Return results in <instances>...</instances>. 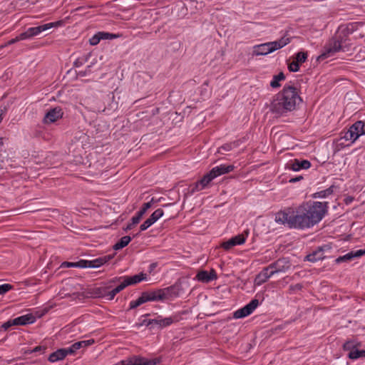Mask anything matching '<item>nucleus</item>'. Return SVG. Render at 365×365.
<instances>
[{"label": "nucleus", "instance_id": "obj_1", "mask_svg": "<svg viewBox=\"0 0 365 365\" xmlns=\"http://www.w3.org/2000/svg\"><path fill=\"white\" fill-rule=\"evenodd\" d=\"M328 202H309L294 209L287 207L275 215V222L289 228H310L319 222L327 212Z\"/></svg>", "mask_w": 365, "mask_h": 365}, {"label": "nucleus", "instance_id": "obj_2", "mask_svg": "<svg viewBox=\"0 0 365 365\" xmlns=\"http://www.w3.org/2000/svg\"><path fill=\"white\" fill-rule=\"evenodd\" d=\"M302 101L297 88L291 85H285L283 89L273 97L269 110L277 116L285 115L295 110L297 106Z\"/></svg>", "mask_w": 365, "mask_h": 365}, {"label": "nucleus", "instance_id": "obj_3", "mask_svg": "<svg viewBox=\"0 0 365 365\" xmlns=\"http://www.w3.org/2000/svg\"><path fill=\"white\" fill-rule=\"evenodd\" d=\"M354 31L352 25H341L334 36L324 46L318 60H324L333 56L340 51H344L350 45L349 36Z\"/></svg>", "mask_w": 365, "mask_h": 365}, {"label": "nucleus", "instance_id": "obj_4", "mask_svg": "<svg viewBox=\"0 0 365 365\" xmlns=\"http://www.w3.org/2000/svg\"><path fill=\"white\" fill-rule=\"evenodd\" d=\"M290 42V38L284 36L279 40L262 43L255 46L254 53L256 56L267 55L279 49Z\"/></svg>", "mask_w": 365, "mask_h": 365}, {"label": "nucleus", "instance_id": "obj_5", "mask_svg": "<svg viewBox=\"0 0 365 365\" xmlns=\"http://www.w3.org/2000/svg\"><path fill=\"white\" fill-rule=\"evenodd\" d=\"M110 259H112L111 255H106L101 257H98L93 260H86V259H81L76 262H64L61 264V267H80V268H86V267H92L97 268L104 264L107 262H108Z\"/></svg>", "mask_w": 365, "mask_h": 365}, {"label": "nucleus", "instance_id": "obj_6", "mask_svg": "<svg viewBox=\"0 0 365 365\" xmlns=\"http://www.w3.org/2000/svg\"><path fill=\"white\" fill-rule=\"evenodd\" d=\"M180 288L178 285L174 284L164 289H160L151 292L154 301L169 299L179 295Z\"/></svg>", "mask_w": 365, "mask_h": 365}, {"label": "nucleus", "instance_id": "obj_7", "mask_svg": "<svg viewBox=\"0 0 365 365\" xmlns=\"http://www.w3.org/2000/svg\"><path fill=\"white\" fill-rule=\"evenodd\" d=\"M62 24L61 21H58L56 22L48 23L43 25H40L36 27H30L26 31L20 34V38H31L34 36L39 35L41 33L53 27L57 26Z\"/></svg>", "mask_w": 365, "mask_h": 365}, {"label": "nucleus", "instance_id": "obj_8", "mask_svg": "<svg viewBox=\"0 0 365 365\" xmlns=\"http://www.w3.org/2000/svg\"><path fill=\"white\" fill-rule=\"evenodd\" d=\"M259 301L257 299H252L250 303L246 304L241 309H237L233 313V318L241 319L251 314L253 311L258 307Z\"/></svg>", "mask_w": 365, "mask_h": 365}, {"label": "nucleus", "instance_id": "obj_9", "mask_svg": "<svg viewBox=\"0 0 365 365\" xmlns=\"http://www.w3.org/2000/svg\"><path fill=\"white\" fill-rule=\"evenodd\" d=\"M63 115V111L61 108L57 106L53 108H51L45 114L43 119L44 124H51L55 123L58 119L61 118Z\"/></svg>", "mask_w": 365, "mask_h": 365}, {"label": "nucleus", "instance_id": "obj_10", "mask_svg": "<svg viewBox=\"0 0 365 365\" xmlns=\"http://www.w3.org/2000/svg\"><path fill=\"white\" fill-rule=\"evenodd\" d=\"M291 267V263L287 258L283 257L277 259L274 262L269 264V268H271L273 272L275 273L278 272H285Z\"/></svg>", "mask_w": 365, "mask_h": 365}, {"label": "nucleus", "instance_id": "obj_11", "mask_svg": "<svg viewBox=\"0 0 365 365\" xmlns=\"http://www.w3.org/2000/svg\"><path fill=\"white\" fill-rule=\"evenodd\" d=\"M331 247L329 245H324L322 247H319L316 250L313 251L312 253L307 255L305 259L307 261L315 262L318 260H321L325 258L324 255V252L325 250H330Z\"/></svg>", "mask_w": 365, "mask_h": 365}, {"label": "nucleus", "instance_id": "obj_12", "mask_svg": "<svg viewBox=\"0 0 365 365\" xmlns=\"http://www.w3.org/2000/svg\"><path fill=\"white\" fill-rule=\"evenodd\" d=\"M163 210L160 208L156 210L152 215L140 226V231H144L153 225L163 215Z\"/></svg>", "mask_w": 365, "mask_h": 365}, {"label": "nucleus", "instance_id": "obj_13", "mask_svg": "<svg viewBox=\"0 0 365 365\" xmlns=\"http://www.w3.org/2000/svg\"><path fill=\"white\" fill-rule=\"evenodd\" d=\"M365 255V249L364 250H358L356 251H351L343 256H340L335 259V262L336 264L342 263V262H348L351 261L353 259L356 257H360L362 255Z\"/></svg>", "mask_w": 365, "mask_h": 365}, {"label": "nucleus", "instance_id": "obj_14", "mask_svg": "<svg viewBox=\"0 0 365 365\" xmlns=\"http://www.w3.org/2000/svg\"><path fill=\"white\" fill-rule=\"evenodd\" d=\"M177 317H165L163 318L161 316H158L155 319H151L153 323V328L154 326H158L159 328H164L172 324L174 322H177Z\"/></svg>", "mask_w": 365, "mask_h": 365}, {"label": "nucleus", "instance_id": "obj_15", "mask_svg": "<svg viewBox=\"0 0 365 365\" xmlns=\"http://www.w3.org/2000/svg\"><path fill=\"white\" fill-rule=\"evenodd\" d=\"M154 299L151 292H144L136 300L130 302V309H135L147 302L154 301Z\"/></svg>", "mask_w": 365, "mask_h": 365}, {"label": "nucleus", "instance_id": "obj_16", "mask_svg": "<svg viewBox=\"0 0 365 365\" xmlns=\"http://www.w3.org/2000/svg\"><path fill=\"white\" fill-rule=\"evenodd\" d=\"M365 123L362 120H358L350 126V133L354 137L356 140L361 135L365 134Z\"/></svg>", "mask_w": 365, "mask_h": 365}, {"label": "nucleus", "instance_id": "obj_17", "mask_svg": "<svg viewBox=\"0 0 365 365\" xmlns=\"http://www.w3.org/2000/svg\"><path fill=\"white\" fill-rule=\"evenodd\" d=\"M159 200H155L153 197L151 199L150 202H145L143 205L142 208L137 212V214L131 218V222H133V224H138L140 221L141 218L146 212V211L151 207L152 205L155 202H158Z\"/></svg>", "mask_w": 365, "mask_h": 365}, {"label": "nucleus", "instance_id": "obj_18", "mask_svg": "<svg viewBox=\"0 0 365 365\" xmlns=\"http://www.w3.org/2000/svg\"><path fill=\"white\" fill-rule=\"evenodd\" d=\"M245 242V237L242 235H238L237 236L232 237L227 241L224 242L221 246L225 250H229L234 246L244 244Z\"/></svg>", "mask_w": 365, "mask_h": 365}, {"label": "nucleus", "instance_id": "obj_19", "mask_svg": "<svg viewBox=\"0 0 365 365\" xmlns=\"http://www.w3.org/2000/svg\"><path fill=\"white\" fill-rule=\"evenodd\" d=\"M196 278L198 281L202 282H210L212 280H215L217 278V273L215 269H212L210 272L206 270L200 271L197 275Z\"/></svg>", "mask_w": 365, "mask_h": 365}, {"label": "nucleus", "instance_id": "obj_20", "mask_svg": "<svg viewBox=\"0 0 365 365\" xmlns=\"http://www.w3.org/2000/svg\"><path fill=\"white\" fill-rule=\"evenodd\" d=\"M35 321L36 317L31 314H25L12 319V322L14 324V326L33 324Z\"/></svg>", "mask_w": 365, "mask_h": 365}, {"label": "nucleus", "instance_id": "obj_21", "mask_svg": "<svg viewBox=\"0 0 365 365\" xmlns=\"http://www.w3.org/2000/svg\"><path fill=\"white\" fill-rule=\"evenodd\" d=\"M235 167L232 165H220L214 167L210 171L211 174L216 178L217 177L223 174L229 173L234 170Z\"/></svg>", "mask_w": 365, "mask_h": 365}, {"label": "nucleus", "instance_id": "obj_22", "mask_svg": "<svg viewBox=\"0 0 365 365\" xmlns=\"http://www.w3.org/2000/svg\"><path fill=\"white\" fill-rule=\"evenodd\" d=\"M311 166V163L307 160H299L295 159L289 164L290 168L294 171H299L302 169H308Z\"/></svg>", "mask_w": 365, "mask_h": 365}, {"label": "nucleus", "instance_id": "obj_23", "mask_svg": "<svg viewBox=\"0 0 365 365\" xmlns=\"http://www.w3.org/2000/svg\"><path fill=\"white\" fill-rule=\"evenodd\" d=\"M146 279V274L141 272L131 277H125L123 282L126 287L135 284Z\"/></svg>", "mask_w": 365, "mask_h": 365}, {"label": "nucleus", "instance_id": "obj_24", "mask_svg": "<svg viewBox=\"0 0 365 365\" xmlns=\"http://www.w3.org/2000/svg\"><path fill=\"white\" fill-rule=\"evenodd\" d=\"M274 274L273 270L269 268V265L263 269V270L257 275V279L259 280V284L265 282L270 277Z\"/></svg>", "mask_w": 365, "mask_h": 365}, {"label": "nucleus", "instance_id": "obj_25", "mask_svg": "<svg viewBox=\"0 0 365 365\" xmlns=\"http://www.w3.org/2000/svg\"><path fill=\"white\" fill-rule=\"evenodd\" d=\"M108 289H109L108 287H95L93 289L92 294L95 297L105 298L107 299Z\"/></svg>", "mask_w": 365, "mask_h": 365}, {"label": "nucleus", "instance_id": "obj_26", "mask_svg": "<svg viewBox=\"0 0 365 365\" xmlns=\"http://www.w3.org/2000/svg\"><path fill=\"white\" fill-rule=\"evenodd\" d=\"M64 358H65L64 351L62 349H59L50 354V356L48 357V361L51 362H56L59 360H62Z\"/></svg>", "mask_w": 365, "mask_h": 365}, {"label": "nucleus", "instance_id": "obj_27", "mask_svg": "<svg viewBox=\"0 0 365 365\" xmlns=\"http://www.w3.org/2000/svg\"><path fill=\"white\" fill-rule=\"evenodd\" d=\"M215 178L211 174V171L205 174L200 180L198 184L201 185V187L205 189L207 187L208 184L214 180Z\"/></svg>", "mask_w": 365, "mask_h": 365}, {"label": "nucleus", "instance_id": "obj_28", "mask_svg": "<svg viewBox=\"0 0 365 365\" xmlns=\"http://www.w3.org/2000/svg\"><path fill=\"white\" fill-rule=\"evenodd\" d=\"M130 241L131 237L130 236H124L121 237L120 240L113 245V249L115 250L123 249V247L127 246Z\"/></svg>", "mask_w": 365, "mask_h": 365}, {"label": "nucleus", "instance_id": "obj_29", "mask_svg": "<svg viewBox=\"0 0 365 365\" xmlns=\"http://www.w3.org/2000/svg\"><path fill=\"white\" fill-rule=\"evenodd\" d=\"M348 356L351 359H357L359 358H365V350H359L354 348L353 350L349 352Z\"/></svg>", "mask_w": 365, "mask_h": 365}, {"label": "nucleus", "instance_id": "obj_30", "mask_svg": "<svg viewBox=\"0 0 365 365\" xmlns=\"http://www.w3.org/2000/svg\"><path fill=\"white\" fill-rule=\"evenodd\" d=\"M285 79V76L282 72H280L277 75H274L273 76V79L270 82V86L273 88H279L280 87L279 81H283Z\"/></svg>", "mask_w": 365, "mask_h": 365}, {"label": "nucleus", "instance_id": "obj_31", "mask_svg": "<svg viewBox=\"0 0 365 365\" xmlns=\"http://www.w3.org/2000/svg\"><path fill=\"white\" fill-rule=\"evenodd\" d=\"M95 342L94 339H88V340H84V341H80L75 342L73 344V348L75 349L76 351L81 348L87 347L88 346H91Z\"/></svg>", "mask_w": 365, "mask_h": 365}, {"label": "nucleus", "instance_id": "obj_32", "mask_svg": "<svg viewBox=\"0 0 365 365\" xmlns=\"http://www.w3.org/2000/svg\"><path fill=\"white\" fill-rule=\"evenodd\" d=\"M333 192V186L329 187V188L321 190L319 192H317L312 195V197L314 198H324L327 197L328 195L332 194Z\"/></svg>", "mask_w": 365, "mask_h": 365}, {"label": "nucleus", "instance_id": "obj_33", "mask_svg": "<svg viewBox=\"0 0 365 365\" xmlns=\"http://www.w3.org/2000/svg\"><path fill=\"white\" fill-rule=\"evenodd\" d=\"M238 143L235 141L230 143H225L218 148L217 152L220 154H225V152L231 150L234 147H237Z\"/></svg>", "mask_w": 365, "mask_h": 365}, {"label": "nucleus", "instance_id": "obj_34", "mask_svg": "<svg viewBox=\"0 0 365 365\" xmlns=\"http://www.w3.org/2000/svg\"><path fill=\"white\" fill-rule=\"evenodd\" d=\"M307 53L304 51H299L296 53L294 60L299 63L301 64L304 63L307 59Z\"/></svg>", "mask_w": 365, "mask_h": 365}, {"label": "nucleus", "instance_id": "obj_35", "mask_svg": "<svg viewBox=\"0 0 365 365\" xmlns=\"http://www.w3.org/2000/svg\"><path fill=\"white\" fill-rule=\"evenodd\" d=\"M203 190L202 187H201V185L198 184V181L190 185L187 189V194L192 195L195 192H198L200 190Z\"/></svg>", "mask_w": 365, "mask_h": 365}, {"label": "nucleus", "instance_id": "obj_36", "mask_svg": "<svg viewBox=\"0 0 365 365\" xmlns=\"http://www.w3.org/2000/svg\"><path fill=\"white\" fill-rule=\"evenodd\" d=\"M14 289L13 285L10 284H4L0 285V295H3L9 291Z\"/></svg>", "mask_w": 365, "mask_h": 365}, {"label": "nucleus", "instance_id": "obj_37", "mask_svg": "<svg viewBox=\"0 0 365 365\" xmlns=\"http://www.w3.org/2000/svg\"><path fill=\"white\" fill-rule=\"evenodd\" d=\"M88 56H83V57L77 58L74 61L73 66L75 67H80V66H81L82 65H83L88 61Z\"/></svg>", "mask_w": 365, "mask_h": 365}, {"label": "nucleus", "instance_id": "obj_38", "mask_svg": "<svg viewBox=\"0 0 365 365\" xmlns=\"http://www.w3.org/2000/svg\"><path fill=\"white\" fill-rule=\"evenodd\" d=\"M352 134L350 133L349 128L346 132L344 133V135L341 137V140L344 139L345 140H350L351 143H353L356 141L354 137H352Z\"/></svg>", "mask_w": 365, "mask_h": 365}, {"label": "nucleus", "instance_id": "obj_39", "mask_svg": "<svg viewBox=\"0 0 365 365\" xmlns=\"http://www.w3.org/2000/svg\"><path fill=\"white\" fill-rule=\"evenodd\" d=\"M288 68L291 72H297L299 70V64L294 60L292 63H289Z\"/></svg>", "mask_w": 365, "mask_h": 365}, {"label": "nucleus", "instance_id": "obj_40", "mask_svg": "<svg viewBox=\"0 0 365 365\" xmlns=\"http://www.w3.org/2000/svg\"><path fill=\"white\" fill-rule=\"evenodd\" d=\"M98 35L102 37L101 39H113L116 37L115 34L104 31L98 32Z\"/></svg>", "mask_w": 365, "mask_h": 365}, {"label": "nucleus", "instance_id": "obj_41", "mask_svg": "<svg viewBox=\"0 0 365 365\" xmlns=\"http://www.w3.org/2000/svg\"><path fill=\"white\" fill-rule=\"evenodd\" d=\"M101 38L102 37L98 35V32L89 39V43L92 46H96L100 42Z\"/></svg>", "mask_w": 365, "mask_h": 365}, {"label": "nucleus", "instance_id": "obj_42", "mask_svg": "<svg viewBox=\"0 0 365 365\" xmlns=\"http://www.w3.org/2000/svg\"><path fill=\"white\" fill-rule=\"evenodd\" d=\"M302 287H303L302 284H299V283L290 285L289 288V293L292 294L297 291H299L302 289Z\"/></svg>", "mask_w": 365, "mask_h": 365}, {"label": "nucleus", "instance_id": "obj_43", "mask_svg": "<svg viewBox=\"0 0 365 365\" xmlns=\"http://www.w3.org/2000/svg\"><path fill=\"white\" fill-rule=\"evenodd\" d=\"M343 348L344 350L351 351V350H353L354 348H356V346L353 341H346L344 344Z\"/></svg>", "mask_w": 365, "mask_h": 365}, {"label": "nucleus", "instance_id": "obj_44", "mask_svg": "<svg viewBox=\"0 0 365 365\" xmlns=\"http://www.w3.org/2000/svg\"><path fill=\"white\" fill-rule=\"evenodd\" d=\"M22 40H25V38H20V34L18 35L16 38H12L11 40H9L6 43H5L4 46H1V47H6L9 45H11V44H14L19 41H22Z\"/></svg>", "mask_w": 365, "mask_h": 365}, {"label": "nucleus", "instance_id": "obj_45", "mask_svg": "<svg viewBox=\"0 0 365 365\" xmlns=\"http://www.w3.org/2000/svg\"><path fill=\"white\" fill-rule=\"evenodd\" d=\"M45 347L41 346H38L35 347L34 349L31 350H27L25 351V354H31V353H37V352H42L43 350H45Z\"/></svg>", "mask_w": 365, "mask_h": 365}, {"label": "nucleus", "instance_id": "obj_46", "mask_svg": "<svg viewBox=\"0 0 365 365\" xmlns=\"http://www.w3.org/2000/svg\"><path fill=\"white\" fill-rule=\"evenodd\" d=\"M64 351L65 357L68 354H74L76 351L75 349L73 348V344L68 347L62 349Z\"/></svg>", "mask_w": 365, "mask_h": 365}, {"label": "nucleus", "instance_id": "obj_47", "mask_svg": "<svg viewBox=\"0 0 365 365\" xmlns=\"http://www.w3.org/2000/svg\"><path fill=\"white\" fill-rule=\"evenodd\" d=\"M12 326H14V324H13L12 319H10V320L7 321L6 322L4 323L1 325V328L3 330L6 331L9 328H10Z\"/></svg>", "mask_w": 365, "mask_h": 365}, {"label": "nucleus", "instance_id": "obj_48", "mask_svg": "<svg viewBox=\"0 0 365 365\" xmlns=\"http://www.w3.org/2000/svg\"><path fill=\"white\" fill-rule=\"evenodd\" d=\"M126 287V286L125 285L124 282H123L120 284H119L118 286H117L115 288H114L113 290V292L117 294L118 293H119L120 291H122L123 289H124Z\"/></svg>", "mask_w": 365, "mask_h": 365}, {"label": "nucleus", "instance_id": "obj_49", "mask_svg": "<svg viewBox=\"0 0 365 365\" xmlns=\"http://www.w3.org/2000/svg\"><path fill=\"white\" fill-rule=\"evenodd\" d=\"M116 295V294L113 292V290H110L109 291L108 289V293H107V299L108 300H112L115 296Z\"/></svg>", "mask_w": 365, "mask_h": 365}, {"label": "nucleus", "instance_id": "obj_50", "mask_svg": "<svg viewBox=\"0 0 365 365\" xmlns=\"http://www.w3.org/2000/svg\"><path fill=\"white\" fill-rule=\"evenodd\" d=\"M140 325H145V326H150V328H153V323H151V319H144L143 320L142 323L140 324H139V326Z\"/></svg>", "mask_w": 365, "mask_h": 365}, {"label": "nucleus", "instance_id": "obj_51", "mask_svg": "<svg viewBox=\"0 0 365 365\" xmlns=\"http://www.w3.org/2000/svg\"><path fill=\"white\" fill-rule=\"evenodd\" d=\"M302 179H303V177L302 176H297V177H295V178H292L291 179L289 180V182L290 183H294V182H298V181H300Z\"/></svg>", "mask_w": 365, "mask_h": 365}, {"label": "nucleus", "instance_id": "obj_52", "mask_svg": "<svg viewBox=\"0 0 365 365\" xmlns=\"http://www.w3.org/2000/svg\"><path fill=\"white\" fill-rule=\"evenodd\" d=\"M157 266H158L157 262L151 263L149 266V273L153 272L154 271V269L157 267Z\"/></svg>", "mask_w": 365, "mask_h": 365}, {"label": "nucleus", "instance_id": "obj_53", "mask_svg": "<svg viewBox=\"0 0 365 365\" xmlns=\"http://www.w3.org/2000/svg\"><path fill=\"white\" fill-rule=\"evenodd\" d=\"M136 224H133V222H132L131 223L128 224L126 227L124 229V230L125 232H128V230H130L133 229V227Z\"/></svg>", "mask_w": 365, "mask_h": 365}, {"label": "nucleus", "instance_id": "obj_54", "mask_svg": "<svg viewBox=\"0 0 365 365\" xmlns=\"http://www.w3.org/2000/svg\"><path fill=\"white\" fill-rule=\"evenodd\" d=\"M91 67V65H89L87 66V68L85 71H80V74L82 76H85L87 73V72H90V68Z\"/></svg>", "mask_w": 365, "mask_h": 365}, {"label": "nucleus", "instance_id": "obj_55", "mask_svg": "<svg viewBox=\"0 0 365 365\" xmlns=\"http://www.w3.org/2000/svg\"><path fill=\"white\" fill-rule=\"evenodd\" d=\"M5 111L6 110H2V109H0V123L3 120V115H4L5 113Z\"/></svg>", "mask_w": 365, "mask_h": 365}, {"label": "nucleus", "instance_id": "obj_56", "mask_svg": "<svg viewBox=\"0 0 365 365\" xmlns=\"http://www.w3.org/2000/svg\"><path fill=\"white\" fill-rule=\"evenodd\" d=\"M120 278H118V277H115L113 279H112L110 282H115L118 280H120Z\"/></svg>", "mask_w": 365, "mask_h": 365}, {"label": "nucleus", "instance_id": "obj_57", "mask_svg": "<svg viewBox=\"0 0 365 365\" xmlns=\"http://www.w3.org/2000/svg\"><path fill=\"white\" fill-rule=\"evenodd\" d=\"M3 144H4V138H0V145H3Z\"/></svg>", "mask_w": 365, "mask_h": 365}]
</instances>
